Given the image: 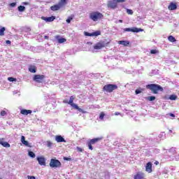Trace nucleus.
I'll return each mask as SVG.
<instances>
[{
	"label": "nucleus",
	"mask_w": 179,
	"mask_h": 179,
	"mask_svg": "<svg viewBox=\"0 0 179 179\" xmlns=\"http://www.w3.org/2000/svg\"><path fill=\"white\" fill-rule=\"evenodd\" d=\"M55 141L57 143H61V142H66V141H65V138H64V137H62V136H55Z\"/></svg>",
	"instance_id": "nucleus-18"
},
{
	"label": "nucleus",
	"mask_w": 179,
	"mask_h": 179,
	"mask_svg": "<svg viewBox=\"0 0 179 179\" xmlns=\"http://www.w3.org/2000/svg\"><path fill=\"white\" fill-rule=\"evenodd\" d=\"M56 39L57 40L59 44H62V43H65V41H66V38H61L59 36H56Z\"/></svg>",
	"instance_id": "nucleus-21"
},
{
	"label": "nucleus",
	"mask_w": 179,
	"mask_h": 179,
	"mask_svg": "<svg viewBox=\"0 0 179 179\" xmlns=\"http://www.w3.org/2000/svg\"><path fill=\"white\" fill-rule=\"evenodd\" d=\"M46 143H47L48 148H51V146H52V143L51 141H48L46 142Z\"/></svg>",
	"instance_id": "nucleus-35"
},
{
	"label": "nucleus",
	"mask_w": 179,
	"mask_h": 179,
	"mask_svg": "<svg viewBox=\"0 0 179 179\" xmlns=\"http://www.w3.org/2000/svg\"><path fill=\"white\" fill-rule=\"evenodd\" d=\"M120 23H122V20H119Z\"/></svg>",
	"instance_id": "nucleus-55"
},
{
	"label": "nucleus",
	"mask_w": 179,
	"mask_h": 179,
	"mask_svg": "<svg viewBox=\"0 0 179 179\" xmlns=\"http://www.w3.org/2000/svg\"><path fill=\"white\" fill-rule=\"evenodd\" d=\"M73 100H75V96H70V99L69 101H68V99L64 100L63 103L69 104L70 106H72V104H73Z\"/></svg>",
	"instance_id": "nucleus-15"
},
{
	"label": "nucleus",
	"mask_w": 179,
	"mask_h": 179,
	"mask_svg": "<svg viewBox=\"0 0 179 179\" xmlns=\"http://www.w3.org/2000/svg\"><path fill=\"white\" fill-rule=\"evenodd\" d=\"M166 100H177V96L175 94L170 95L169 97L165 96Z\"/></svg>",
	"instance_id": "nucleus-23"
},
{
	"label": "nucleus",
	"mask_w": 179,
	"mask_h": 179,
	"mask_svg": "<svg viewBox=\"0 0 179 179\" xmlns=\"http://www.w3.org/2000/svg\"><path fill=\"white\" fill-rule=\"evenodd\" d=\"M22 5H29L28 2H22Z\"/></svg>",
	"instance_id": "nucleus-48"
},
{
	"label": "nucleus",
	"mask_w": 179,
	"mask_h": 179,
	"mask_svg": "<svg viewBox=\"0 0 179 179\" xmlns=\"http://www.w3.org/2000/svg\"><path fill=\"white\" fill-rule=\"evenodd\" d=\"M152 162H148L145 165V171H147V173H152Z\"/></svg>",
	"instance_id": "nucleus-14"
},
{
	"label": "nucleus",
	"mask_w": 179,
	"mask_h": 179,
	"mask_svg": "<svg viewBox=\"0 0 179 179\" xmlns=\"http://www.w3.org/2000/svg\"><path fill=\"white\" fill-rule=\"evenodd\" d=\"M120 113H115V115H120Z\"/></svg>",
	"instance_id": "nucleus-56"
},
{
	"label": "nucleus",
	"mask_w": 179,
	"mask_h": 179,
	"mask_svg": "<svg viewBox=\"0 0 179 179\" xmlns=\"http://www.w3.org/2000/svg\"><path fill=\"white\" fill-rule=\"evenodd\" d=\"M116 2H117V3H121V2H125V0H116Z\"/></svg>",
	"instance_id": "nucleus-45"
},
{
	"label": "nucleus",
	"mask_w": 179,
	"mask_h": 179,
	"mask_svg": "<svg viewBox=\"0 0 179 179\" xmlns=\"http://www.w3.org/2000/svg\"><path fill=\"white\" fill-rule=\"evenodd\" d=\"M71 106L73 108H74V110H77V111H79L80 113H83V110L79 108V106L76 103H72V105Z\"/></svg>",
	"instance_id": "nucleus-20"
},
{
	"label": "nucleus",
	"mask_w": 179,
	"mask_h": 179,
	"mask_svg": "<svg viewBox=\"0 0 179 179\" xmlns=\"http://www.w3.org/2000/svg\"><path fill=\"white\" fill-rule=\"evenodd\" d=\"M118 86L114 84L106 85L103 87V90L107 92V93H111L113 90H117Z\"/></svg>",
	"instance_id": "nucleus-5"
},
{
	"label": "nucleus",
	"mask_w": 179,
	"mask_h": 179,
	"mask_svg": "<svg viewBox=\"0 0 179 179\" xmlns=\"http://www.w3.org/2000/svg\"><path fill=\"white\" fill-rule=\"evenodd\" d=\"M18 10L20 12H24V10H26V7H24V6H18Z\"/></svg>",
	"instance_id": "nucleus-26"
},
{
	"label": "nucleus",
	"mask_w": 179,
	"mask_h": 179,
	"mask_svg": "<svg viewBox=\"0 0 179 179\" xmlns=\"http://www.w3.org/2000/svg\"><path fill=\"white\" fill-rule=\"evenodd\" d=\"M5 30H6V29L5 27H1L0 29V36H5Z\"/></svg>",
	"instance_id": "nucleus-25"
},
{
	"label": "nucleus",
	"mask_w": 179,
	"mask_h": 179,
	"mask_svg": "<svg viewBox=\"0 0 179 179\" xmlns=\"http://www.w3.org/2000/svg\"><path fill=\"white\" fill-rule=\"evenodd\" d=\"M168 40L169 41H170L171 43H176V41H177V40H176V38H174V36H169L168 37Z\"/></svg>",
	"instance_id": "nucleus-24"
},
{
	"label": "nucleus",
	"mask_w": 179,
	"mask_h": 179,
	"mask_svg": "<svg viewBox=\"0 0 179 179\" xmlns=\"http://www.w3.org/2000/svg\"><path fill=\"white\" fill-rule=\"evenodd\" d=\"M20 113H32L31 110L22 109L20 107Z\"/></svg>",
	"instance_id": "nucleus-31"
},
{
	"label": "nucleus",
	"mask_w": 179,
	"mask_h": 179,
	"mask_svg": "<svg viewBox=\"0 0 179 179\" xmlns=\"http://www.w3.org/2000/svg\"><path fill=\"white\" fill-rule=\"evenodd\" d=\"M117 3H118L116 0L109 1H108V8H111V9H115V8H117Z\"/></svg>",
	"instance_id": "nucleus-8"
},
{
	"label": "nucleus",
	"mask_w": 179,
	"mask_h": 179,
	"mask_svg": "<svg viewBox=\"0 0 179 179\" xmlns=\"http://www.w3.org/2000/svg\"><path fill=\"white\" fill-rule=\"evenodd\" d=\"M43 79H44V76L43 75H35L34 76V80H35V82H38V83H41Z\"/></svg>",
	"instance_id": "nucleus-11"
},
{
	"label": "nucleus",
	"mask_w": 179,
	"mask_h": 179,
	"mask_svg": "<svg viewBox=\"0 0 179 179\" xmlns=\"http://www.w3.org/2000/svg\"><path fill=\"white\" fill-rule=\"evenodd\" d=\"M168 8L169 10H176L177 9V5L174 3H171Z\"/></svg>",
	"instance_id": "nucleus-22"
},
{
	"label": "nucleus",
	"mask_w": 179,
	"mask_h": 179,
	"mask_svg": "<svg viewBox=\"0 0 179 179\" xmlns=\"http://www.w3.org/2000/svg\"><path fill=\"white\" fill-rule=\"evenodd\" d=\"M67 1L68 0H60V2L57 4L50 7L51 10H53V12H55V10H59L61 8H64V6L68 3Z\"/></svg>",
	"instance_id": "nucleus-3"
},
{
	"label": "nucleus",
	"mask_w": 179,
	"mask_h": 179,
	"mask_svg": "<svg viewBox=\"0 0 179 179\" xmlns=\"http://www.w3.org/2000/svg\"><path fill=\"white\" fill-rule=\"evenodd\" d=\"M127 13H128V15H134V11L131 9H127Z\"/></svg>",
	"instance_id": "nucleus-34"
},
{
	"label": "nucleus",
	"mask_w": 179,
	"mask_h": 179,
	"mask_svg": "<svg viewBox=\"0 0 179 179\" xmlns=\"http://www.w3.org/2000/svg\"><path fill=\"white\" fill-rule=\"evenodd\" d=\"M103 17H104V15L99 11H94L90 14V18L91 20H93V22H97L103 19Z\"/></svg>",
	"instance_id": "nucleus-2"
},
{
	"label": "nucleus",
	"mask_w": 179,
	"mask_h": 179,
	"mask_svg": "<svg viewBox=\"0 0 179 179\" xmlns=\"http://www.w3.org/2000/svg\"><path fill=\"white\" fill-rule=\"evenodd\" d=\"M23 145H24V146H28L29 148H30V145H29V141H25L22 143Z\"/></svg>",
	"instance_id": "nucleus-37"
},
{
	"label": "nucleus",
	"mask_w": 179,
	"mask_h": 179,
	"mask_svg": "<svg viewBox=\"0 0 179 179\" xmlns=\"http://www.w3.org/2000/svg\"><path fill=\"white\" fill-rule=\"evenodd\" d=\"M6 111H8V110L5 109L4 110H1V113H6Z\"/></svg>",
	"instance_id": "nucleus-50"
},
{
	"label": "nucleus",
	"mask_w": 179,
	"mask_h": 179,
	"mask_svg": "<svg viewBox=\"0 0 179 179\" xmlns=\"http://www.w3.org/2000/svg\"><path fill=\"white\" fill-rule=\"evenodd\" d=\"M5 115H6V113H1L0 118H2V117H5Z\"/></svg>",
	"instance_id": "nucleus-39"
},
{
	"label": "nucleus",
	"mask_w": 179,
	"mask_h": 179,
	"mask_svg": "<svg viewBox=\"0 0 179 179\" xmlns=\"http://www.w3.org/2000/svg\"><path fill=\"white\" fill-rule=\"evenodd\" d=\"M27 178H28V179H36V177H34V176H27Z\"/></svg>",
	"instance_id": "nucleus-44"
},
{
	"label": "nucleus",
	"mask_w": 179,
	"mask_h": 179,
	"mask_svg": "<svg viewBox=\"0 0 179 179\" xmlns=\"http://www.w3.org/2000/svg\"><path fill=\"white\" fill-rule=\"evenodd\" d=\"M29 71L31 73H36L37 72V67L34 65H30L29 66Z\"/></svg>",
	"instance_id": "nucleus-17"
},
{
	"label": "nucleus",
	"mask_w": 179,
	"mask_h": 179,
	"mask_svg": "<svg viewBox=\"0 0 179 179\" xmlns=\"http://www.w3.org/2000/svg\"><path fill=\"white\" fill-rule=\"evenodd\" d=\"M155 166H158V164H159V161H155Z\"/></svg>",
	"instance_id": "nucleus-47"
},
{
	"label": "nucleus",
	"mask_w": 179,
	"mask_h": 179,
	"mask_svg": "<svg viewBox=\"0 0 179 179\" xmlns=\"http://www.w3.org/2000/svg\"><path fill=\"white\" fill-rule=\"evenodd\" d=\"M170 117H175V115L173 113L169 114Z\"/></svg>",
	"instance_id": "nucleus-52"
},
{
	"label": "nucleus",
	"mask_w": 179,
	"mask_h": 179,
	"mask_svg": "<svg viewBox=\"0 0 179 179\" xmlns=\"http://www.w3.org/2000/svg\"><path fill=\"white\" fill-rule=\"evenodd\" d=\"M41 19H42V20H45V22H54V20H55V16L41 17Z\"/></svg>",
	"instance_id": "nucleus-12"
},
{
	"label": "nucleus",
	"mask_w": 179,
	"mask_h": 179,
	"mask_svg": "<svg viewBox=\"0 0 179 179\" xmlns=\"http://www.w3.org/2000/svg\"><path fill=\"white\" fill-rule=\"evenodd\" d=\"M17 93V92H16V91H14V92H13V94H16Z\"/></svg>",
	"instance_id": "nucleus-54"
},
{
	"label": "nucleus",
	"mask_w": 179,
	"mask_h": 179,
	"mask_svg": "<svg viewBox=\"0 0 179 179\" xmlns=\"http://www.w3.org/2000/svg\"><path fill=\"white\" fill-rule=\"evenodd\" d=\"M104 113H101L100 116H99V119L100 120H103V118H104Z\"/></svg>",
	"instance_id": "nucleus-41"
},
{
	"label": "nucleus",
	"mask_w": 179,
	"mask_h": 179,
	"mask_svg": "<svg viewBox=\"0 0 179 179\" xmlns=\"http://www.w3.org/2000/svg\"><path fill=\"white\" fill-rule=\"evenodd\" d=\"M36 159L40 166H45V158L44 157H38Z\"/></svg>",
	"instance_id": "nucleus-13"
},
{
	"label": "nucleus",
	"mask_w": 179,
	"mask_h": 179,
	"mask_svg": "<svg viewBox=\"0 0 179 179\" xmlns=\"http://www.w3.org/2000/svg\"><path fill=\"white\" fill-rule=\"evenodd\" d=\"M22 114H23L24 115H27L29 113H22Z\"/></svg>",
	"instance_id": "nucleus-51"
},
{
	"label": "nucleus",
	"mask_w": 179,
	"mask_h": 179,
	"mask_svg": "<svg viewBox=\"0 0 179 179\" xmlns=\"http://www.w3.org/2000/svg\"><path fill=\"white\" fill-rule=\"evenodd\" d=\"M97 36H100V31H96L92 33V37H97Z\"/></svg>",
	"instance_id": "nucleus-30"
},
{
	"label": "nucleus",
	"mask_w": 179,
	"mask_h": 179,
	"mask_svg": "<svg viewBox=\"0 0 179 179\" xmlns=\"http://www.w3.org/2000/svg\"><path fill=\"white\" fill-rule=\"evenodd\" d=\"M8 80H9V82H16V78H15L13 77H9L8 78Z\"/></svg>",
	"instance_id": "nucleus-32"
},
{
	"label": "nucleus",
	"mask_w": 179,
	"mask_h": 179,
	"mask_svg": "<svg viewBox=\"0 0 179 179\" xmlns=\"http://www.w3.org/2000/svg\"><path fill=\"white\" fill-rule=\"evenodd\" d=\"M49 166L52 169H58V168L61 167L62 164H61V162H59V160H58V159H51Z\"/></svg>",
	"instance_id": "nucleus-4"
},
{
	"label": "nucleus",
	"mask_w": 179,
	"mask_h": 179,
	"mask_svg": "<svg viewBox=\"0 0 179 179\" xmlns=\"http://www.w3.org/2000/svg\"><path fill=\"white\" fill-rule=\"evenodd\" d=\"M145 178V173L143 172H137L134 176V179H143Z\"/></svg>",
	"instance_id": "nucleus-10"
},
{
	"label": "nucleus",
	"mask_w": 179,
	"mask_h": 179,
	"mask_svg": "<svg viewBox=\"0 0 179 179\" xmlns=\"http://www.w3.org/2000/svg\"><path fill=\"white\" fill-rule=\"evenodd\" d=\"M101 139H103V138H94L90 140L87 142V145H88V148L90 149V150H93L92 145H95V143H97V142H100V141H101Z\"/></svg>",
	"instance_id": "nucleus-6"
},
{
	"label": "nucleus",
	"mask_w": 179,
	"mask_h": 179,
	"mask_svg": "<svg viewBox=\"0 0 179 179\" xmlns=\"http://www.w3.org/2000/svg\"><path fill=\"white\" fill-rule=\"evenodd\" d=\"M104 47H106L104 43L99 42L94 46V50H101V48H104Z\"/></svg>",
	"instance_id": "nucleus-9"
},
{
	"label": "nucleus",
	"mask_w": 179,
	"mask_h": 179,
	"mask_svg": "<svg viewBox=\"0 0 179 179\" xmlns=\"http://www.w3.org/2000/svg\"><path fill=\"white\" fill-rule=\"evenodd\" d=\"M25 141H26V138L24 137V136H21V142H22V143H23Z\"/></svg>",
	"instance_id": "nucleus-38"
},
{
	"label": "nucleus",
	"mask_w": 179,
	"mask_h": 179,
	"mask_svg": "<svg viewBox=\"0 0 179 179\" xmlns=\"http://www.w3.org/2000/svg\"><path fill=\"white\" fill-rule=\"evenodd\" d=\"M146 87L151 90L154 94H157L159 91L163 92V87L157 84H150L148 85Z\"/></svg>",
	"instance_id": "nucleus-1"
},
{
	"label": "nucleus",
	"mask_w": 179,
	"mask_h": 179,
	"mask_svg": "<svg viewBox=\"0 0 179 179\" xmlns=\"http://www.w3.org/2000/svg\"><path fill=\"white\" fill-rule=\"evenodd\" d=\"M77 150H78V152H83V149H82L79 147H77Z\"/></svg>",
	"instance_id": "nucleus-43"
},
{
	"label": "nucleus",
	"mask_w": 179,
	"mask_h": 179,
	"mask_svg": "<svg viewBox=\"0 0 179 179\" xmlns=\"http://www.w3.org/2000/svg\"><path fill=\"white\" fill-rule=\"evenodd\" d=\"M45 40H48V36H45Z\"/></svg>",
	"instance_id": "nucleus-53"
},
{
	"label": "nucleus",
	"mask_w": 179,
	"mask_h": 179,
	"mask_svg": "<svg viewBox=\"0 0 179 179\" xmlns=\"http://www.w3.org/2000/svg\"><path fill=\"white\" fill-rule=\"evenodd\" d=\"M64 159L67 160V162L71 161V158H68V157H64Z\"/></svg>",
	"instance_id": "nucleus-46"
},
{
	"label": "nucleus",
	"mask_w": 179,
	"mask_h": 179,
	"mask_svg": "<svg viewBox=\"0 0 179 179\" xmlns=\"http://www.w3.org/2000/svg\"><path fill=\"white\" fill-rule=\"evenodd\" d=\"M157 52V50H152L151 51H150V53L151 54H156Z\"/></svg>",
	"instance_id": "nucleus-42"
},
{
	"label": "nucleus",
	"mask_w": 179,
	"mask_h": 179,
	"mask_svg": "<svg viewBox=\"0 0 179 179\" xmlns=\"http://www.w3.org/2000/svg\"><path fill=\"white\" fill-rule=\"evenodd\" d=\"M6 44H10V41H6Z\"/></svg>",
	"instance_id": "nucleus-49"
},
{
	"label": "nucleus",
	"mask_w": 179,
	"mask_h": 179,
	"mask_svg": "<svg viewBox=\"0 0 179 179\" xmlns=\"http://www.w3.org/2000/svg\"><path fill=\"white\" fill-rule=\"evenodd\" d=\"M28 155L30 157L34 158L36 157V154H34V152H33L32 151H29L28 152Z\"/></svg>",
	"instance_id": "nucleus-29"
},
{
	"label": "nucleus",
	"mask_w": 179,
	"mask_h": 179,
	"mask_svg": "<svg viewBox=\"0 0 179 179\" xmlns=\"http://www.w3.org/2000/svg\"><path fill=\"white\" fill-rule=\"evenodd\" d=\"M147 100H149V101H155V100H156V96H148Z\"/></svg>",
	"instance_id": "nucleus-27"
},
{
	"label": "nucleus",
	"mask_w": 179,
	"mask_h": 179,
	"mask_svg": "<svg viewBox=\"0 0 179 179\" xmlns=\"http://www.w3.org/2000/svg\"><path fill=\"white\" fill-rule=\"evenodd\" d=\"M142 92H143V89L139 88V89L136 90L135 93H136V94H141V93H142Z\"/></svg>",
	"instance_id": "nucleus-28"
},
{
	"label": "nucleus",
	"mask_w": 179,
	"mask_h": 179,
	"mask_svg": "<svg viewBox=\"0 0 179 179\" xmlns=\"http://www.w3.org/2000/svg\"><path fill=\"white\" fill-rule=\"evenodd\" d=\"M10 6H11V8H15V6H16V3H10Z\"/></svg>",
	"instance_id": "nucleus-40"
},
{
	"label": "nucleus",
	"mask_w": 179,
	"mask_h": 179,
	"mask_svg": "<svg viewBox=\"0 0 179 179\" xmlns=\"http://www.w3.org/2000/svg\"><path fill=\"white\" fill-rule=\"evenodd\" d=\"M73 17H69L66 20V23H71V20H73Z\"/></svg>",
	"instance_id": "nucleus-33"
},
{
	"label": "nucleus",
	"mask_w": 179,
	"mask_h": 179,
	"mask_svg": "<svg viewBox=\"0 0 179 179\" xmlns=\"http://www.w3.org/2000/svg\"><path fill=\"white\" fill-rule=\"evenodd\" d=\"M124 31H131L132 33H139L143 31V29L141 28L132 27V28H124Z\"/></svg>",
	"instance_id": "nucleus-7"
},
{
	"label": "nucleus",
	"mask_w": 179,
	"mask_h": 179,
	"mask_svg": "<svg viewBox=\"0 0 179 179\" xmlns=\"http://www.w3.org/2000/svg\"><path fill=\"white\" fill-rule=\"evenodd\" d=\"M118 44H120L121 45H124V47H128L129 45V41H119Z\"/></svg>",
	"instance_id": "nucleus-19"
},
{
	"label": "nucleus",
	"mask_w": 179,
	"mask_h": 179,
	"mask_svg": "<svg viewBox=\"0 0 179 179\" xmlns=\"http://www.w3.org/2000/svg\"><path fill=\"white\" fill-rule=\"evenodd\" d=\"M176 154H177V152L175 151V155H176Z\"/></svg>",
	"instance_id": "nucleus-57"
},
{
	"label": "nucleus",
	"mask_w": 179,
	"mask_h": 179,
	"mask_svg": "<svg viewBox=\"0 0 179 179\" xmlns=\"http://www.w3.org/2000/svg\"><path fill=\"white\" fill-rule=\"evenodd\" d=\"M85 36H87L88 37H93V34H90L89 32H85Z\"/></svg>",
	"instance_id": "nucleus-36"
},
{
	"label": "nucleus",
	"mask_w": 179,
	"mask_h": 179,
	"mask_svg": "<svg viewBox=\"0 0 179 179\" xmlns=\"http://www.w3.org/2000/svg\"><path fill=\"white\" fill-rule=\"evenodd\" d=\"M5 141V138H1L0 139V145H2L3 148H10V144Z\"/></svg>",
	"instance_id": "nucleus-16"
}]
</instances>
